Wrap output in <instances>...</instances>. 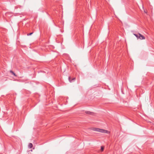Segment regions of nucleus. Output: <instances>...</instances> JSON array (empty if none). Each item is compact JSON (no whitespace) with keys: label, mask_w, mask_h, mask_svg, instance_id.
Instances as JSON below:
<instances>
[{"label":"nucleus","mask_w":154,"mask_h":154,"mask_svg":"<svg viewBox=\"0 0 154 154\" xmlns=\"http://www.w3.org/2000/svg\"><path fill=\"white\" fill-rule=\"evenodd\" d=\"M134 35L137 38V39H138L139 36V33L138 34H134Z\"/></svg>","instance_id":"6"},{"label":"nucleus","mask_w":154,"mask_h":154,"mask_svg":"<svg viewBox=\"0 0 154 154\" xmlns=\"http://www.w3.org/2000/svg\"><path fill=\"white\" fill-rule=\"evenodd\" d=\"M145 39V37L141 34L140 33H139V36L138 39Z\"/></svg>","instance_id":"2"},{"label":"nucleus","mask_w":154,"mask_h":154,"mask_svg":"<svg viewBox=\"0 0 154 154\" xmlns=\"http://www.w3.org/2000/svg\"><path fill=\"white\" fill-rule=\"evenodd\" d=\"M104 149V147L103 146H101V151H103Z\"/></svg>","instance_id":"8"},{"label":"nucleus","mask_w":154,"mask_h":154,"mask_svg":"<svg viewBox=\"0 0 154 154\" xmlns=\"http://www.w3.org/2000/svg\"><path fill=\"white\" fill-rule=\"evenodd\" d=\"M93 130L94 131H95L104 133L108 134L109 133V131H108L103 129H100L99 128H94L93 129Z\"/></svg>","instance_id":"1"},{"label":"nucleus","mask_w":154,"mask_h":154,"mask_svg":"<svg viewBox=\"0 0 154 154\" xmlns=\"http://www.w3.org/2000/svg\"><path fill=\"white\" fill-rule=\"evenodd\" d=\"M86 113L88 114H90V115H92L93 113L89 111H86L85 112Z\"/></svg>","instance_id":"3"},{"label":"nucleus","mask_w":154,"mask_h":154,"mask_svg":"<svg viewBox=\"0 0 154 154\" xmlns=\"http://www.w3.org/2000/svg\"><path fill=\"white\" fill-rule=\"evenodd\" d=\"M69 78V82H72V81H73V80H75V78H73V79H72V80H70V77H69V78Z\"/></svg>","instance_id":"7"},{"label":"nucleus","mask_w":154,"mask_h":154,"mask_svg":"<svg viewBox=\"0 0 154 154\" xmlns=\"http://www.w3.org/2000/svg\"><path fill=\"white\" fill-rule=\"evenodd\" d=\"M33 34V32H31L27 34V35H32Z\"/></svg>","instance_id":"9"},{"label":"nucleus","mask_w":154,"mask_h":154,"mask_svg":"<svg viewBox=\"0 0 154 154\" xmlns=\"http://www.w3.org/2000/svg\"><path fill=\"white\" fill-rule=\"evenodd\" d=\"M10 72H11V73H12L15 76H17V75H16L15 73L12 70H10Z\"/></svg>","instance_id":"5"},{"label":"nucleus","mask_w":154,"mask_h":154,"mask_svg":"<svg viewBox=\"0 0 154 154\" xmlns=\"http://www.w3.org/2000/svg\"><path fill=\"white\" fill-rule=\"evenodd\" d=\"M33 145L32 144V143H29L28 145V147L30 148H31L32 147Z\"/></svg>","instance_id":"4"}]
</instances>
